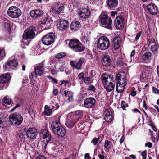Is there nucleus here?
Wrapping results in <instances>:
<instances>
[{"label":"nucleus","instance_id":"32","mask_svg":"<svg viewBox=\"0 0 159 159\" xmlns=\"http://www.w3.org/2000/svg\"><path fill=\"white\" fill-rule=\"evenodd\" d=\"M84 58H80L79 60V61L76 64V69L80 70L81 69L82 65L84 61Z\"/></svg>","mask_w":159,"mask_h":159},{"label":"nucleus","instance_id":"11","mask_svg":"<svg viewBox=\"0 0 159 159\" xmlns=\"http://www.w3.org/2000/svg\"><path fill=\"white\" fill-rule=\"evenodd\" d=\"M56 25L57 28L60 30H63L67 29L69 24L68 21L63 19H61L57 21Z\"/></svg>","mask_w":159,"mask_h":159},{"label":"nucleus","instance_id":"43","mask_svg":"<svg viewBox=\"0 0 159 159\" xmlns=\"http://www.w3.org/2000/svg\"><path fill=\"white\" fill-rule=\"evenodd\" d=\"M99 139V138H94L93 139V140L91 141V143H93V144L94 145H95L98 143Z\"/></svg>","mask_w":159,"mask_h":159},{"label":"nucleus","instance_id":"17","mask_svg":"<svg viewBox=\"0 0 159 159\" xmlns=\"http://www.w3.org/2000/svg\"><path fill=\"white\" fill-rule=\"evenodd\" d=\"M35 75L38 76H41L44 71V66L43 62L39 64L38 66L35 67L34 70Z\"/></svg>","mask_w":159,"mask_h":159},{"label":"nucleus","instance_id":"8","mask_svg":"<svg viewBox=\"0 0 159 159\" xmlns=\"http://www.w3.org/2000/svg\"><path fill=\"white\" fill-rule=\"evenodd\" d=\"M55 35L52 33H50L44 36L42 39V43L45 45L49 46L53 43Z\"/></svg>","mask_w":159,"mask_h":159},{"label":"nucleus","instance_id":"29","mask_svg":"<svg viewBox=\"0 0 159 159\" xmlns=\"http://www.w3.org/2000/svg\"><path fill=\"white\" fill-rule=\"evenodd\" d=\"M121 43V39L117 37L115 38L113 41V46L115 49H118L120 46V43Z\"/></svg>","mask_w":159,"mask_h":159},{"label":"nucleus","instance_id":"12","mask_svg":"<svg viewBox=\"0 0 159 159\" xmlns=\"http://www.w3.org/2000/svg\"><path fill=\"white\" fill-rule=\"evenodd\" d=\"M77 13L83 19L89 17L90 14L89 10L86 8H81L78 10Z\"/></svg>","mask_w":159,"mask_h":159},{"label":"nucleus","instance_id":"39","mask_svg":"<svg viewBox=\"0 0 159 159\" xmlns=\"http://www.w3.org/2000/svg\"><path fill=\"white\" fill-rule=\"evenodd\" d=\"M75 124V123L73 121L67 122L66 124V126L69 128H71L73 127Z\"/></svg>","mask_w":159,"mask_h":159},{"label":"nucleus","instance_id":"14","mask_svg":"<svg viewBox=\"0 0 159 159\" xmlns=\"http://www.w3.org/2000/svg\"><path fill=\"white\" fill-rule=\"evenodd\" d=\"M96 102L95 99L92 97L86 98L84 101V107L87 108H93L95 105Z\"/></svg>","mask_w":159,"mask_h":159},{"label":"nucleus","instance_id":"44","mask_svg":"<svg viewBox=\"0 0 159 159\" xmlns=\"http://www.w3.org/2000/svg\"><path fill=\"white\" fill-rule=\"evenodd\" d=\"M71 66L75 68H76V64L75 65V61H71L70 62Z\"/></svg>","mask_w":159,"mask_h":159},{"label":"nucleus","instance_id":"61","mask_svg":"<svg viewBox=\"0 0 159 159\" xmlns=\"http://www.w3.org/2000/svg\"><path fill=\"white\" fill-rule=\"evenodd\" d=\"M68 99L70 102H72L73 100V96H70L69 97Z\"/></svg>","mask_w":159,"mask_h":159},{"label":"nucleus","instance_id":"4","mask_svg":"<svg viewBox=\"0 0 159 159\" xmlns=\"http://www.w3.org/2000/svg\"><path fill=\"white\" fill-rule=\"evenodd\" d=\"M99 21L103 26L109 29L111 28L112 20L107 14L102 13L99 16Z\"/></svg>","mask_w":159,"mask_h":159},{"label":"nucleus","instance_id":"56","mask_svg":"<svg viewBox=\"0 0 159 159\" xmlns=\"http://www.w3.org/2000/svg\"><path fill=\"white\" fill-rule=\"evenodd\" d=\"M98 156L100 159H105V156L103 155H102L101 154H99L98 155Z\"/></svg>","mask_w":159,"mask_h":159},{"label":"nucleus","instance_id":"45","mask_svg":"<svg viewBox=\"0 0 159 159\" xmlns=\"http://www.w3.org/2000/svg\"><path fill=\"white\" fill-rule=\"evenodd\" d=\"M141 32H139L137 34L135 38V40L137 41V40L139 39L140 37V36L141 35Z\"/></svg>","mask_w":159,"mask_h":159},{"label":"nucleus","instance_id":"64","mask_svg":"<svg viewBox=\"0 0 159 159\" xmlns=\"http://www.w3.org/2000/svg\"><path fill=\"white\" fill-rule=\"evenodd\" d=\"M129 157L133 159H136V157L135 155L132 154L131 155H130L129 156Z\"/></svg>","mask_w":159,"mask_h":159},{"label":"nucleus","instance_id":"42","mask_svg":"<svg viewBox=\"0 0 159 159\" xmlns=\"http://www.w3.org/2000/svg\"><path fill=\"white\" fill-rule=\"evenodd\" d=\"M52 112V110L51 109L46 110L44 111V114L46 116H48L50 115Z\"/></svg>","mask_w":159,"mask_h":159},{"label":"nucleus","instance_id":"7","mask_svg":"<svg viewBox=\"0 0 159 159\" xmlns=\"http://www.w3.org/2000/svg\"><path fill=\"white\" fill-rule=\"evenodd\" d=\"M8 15L13 18H19L21 15V11L17 7L13 6L10 7L7 11Z\"/></svg>","mask_w":159,"mask_h":159},{"label":"nucleus","instance_id":"57","mask_svg":"<svg viewBox=\"0 0 159 159\" xmlns=\"http://www.w3.org/2000/svg\"><path fill=\"white\" fill-rule=\"evenodd\" d=\"M136 91H133L131 92V95L132 96H134L136 95Z\"/></svg>","mask_w":159,"mask_h":159},{"label":"nucleus","instance_id":"3","mask_svg":"<svg viewBox=\"0 0 159 159\" xmlns=\"http://www.w3.org/2000/svg\"><path fill=\"white\" fill-rule=\"evenodd\" d=\"M69 46L72 50L76 52H82L85 49L84 47L77 40H71L69 42Z\"/></svg>","mask_w":159,"mask_h":159},{"label":"nucleus","instance_id":"13","mask_svg":"<svg viewBox=\"0 0 159 159\" xmlns=\"http://www.w3.org/2000/svg\"><path fill=\"white\" fill-rule=\"evenodd\" d=\"M115 80L116 83L126 84V78L124 72H120L116 75Z\"/></svg>","mask_w":159,"mask_h":159},{"label":"nucleus","instance_id":"18","mask_svg":"<svg viewBox=\"0 0 159 159\" xmlns=\"http://www.w3.org/2000/svg\"><path fill=\"white\" fill-rule=\"evenodd\" d=\"M124 24V19L122 17H117L115 19V25L117 29H120L123 28Z\"/></svg>","mask_w":159,"mask_h":159},{"label":"nucleus","instance_id":"31","mask_svg":"<svg viewBox=\"0 0 159 159\" xmlns=\"http://www.w3.org/2000/svg\"><path fill=\"white\" fill-rule=\"evenodd\" d=\"M116 83V91L119 93L123 92L126 84H120L119 83Z\"/></svg>","mask_w":159,"mask_h":159},{"label":"nucleus","instance_id":"19","mask_svg":"<svg viewBox=\"0 0 159 159\" xmlns=\"http://www.w3.org/2000/svg\"><path fill=\"white\" fill-rule=\"evenodd\" d=\"M148 11L151 14L154 15L157 14L158 12V8L154 4L151 3L147 6Z\"/></svg>","mask_w":159,"mask_h":159},{"label":"nucleus","instance_id":"16","mask_svg":"<svg viewBox=\"0 0 159 159\" xmlns=\"http://www.w3.org/2000/svg\"><path fill=\"white\" fill-rule=\"evenodd\" d=\"M142 53H144L142 56V58L143 60L151 59L152 57V53L149 51L147 48L145 47H143L142 48Z\"/></svg>","mask_w":159,"mask_h":159},{"label":"nucleus","instance_id":"53","mask_svg":"<svg viewBox=\"0 0 159 159\" xmlns=\"http://www.w3.org/2000/svg\"><path fill=\"white\" fill-rule=\"evenodd\" d=\"M36 159H46V158L44 156H39L36 157Z\"/></svg>","mask_w":159,"mask_h":159},{"label":"nucleus","instance_id":"60","mask_svg":"<svg viewBox=\"0 0 159 159\" xmlns=\"http://www.w3.org/2000/svg\"><path fill=\"white\" fill-rule=\"evenodd\" d=\"M85 159H89V153H86L85 154Z\"/></svg>","mask_w":159,"mask_h":159},{"label":"nucleus","instance_id":"6","mask_svg":"<svg viewBox=\"0 0 159 159\" xmlns=\"http://www.w3.org/2000/svg\"><path fill=\"white\" fill-rule=\"evenodd\" d=\"M10 122L12 125H19L22 123L23 118L18 113H14L9 116Z\"/></svg>","mask_w":159,"mask_h":159},{"label":"nucleus","instance_id":"26","mask_svg":"<svg viewBox=\"0 0 159 159\" xmlns=\"http://www.w3.org/2000/svg\"><path fill=\"white\" fill-rule=\"evenodd\" d=\"M81 26L80 22L78 21L72 22L71 23L70 28L73 31H75L79 29Z\"/></svg>","mask_w":159,"mask_h":159},{"label":"nucleus","instance_id":"27","mask_svg":"<svg viewBox=\"0 0 159 159\" xmlns=\"http://www.w3.org/2000/svg\"><path fill=\"white\" fill-rule=\"evenodd\" d=\"M101 62L103 65L105 66H108L110 65L111 63V59L109 56H104L101 60Z\"/></svg>","mask_w":159,"mask_h":159},{"label":"nucleus","instance_id":"35","mask_svg":"<svg viewBox=\"0 0 159 159\" xmlns=\"http://www.w3.org/2000/svg\"><path fill=\"white\" fill-rule=\"evenodd\" d=\"M82 41L85 44H88L90 42V39L85 36H83L81 37Z\"/></svg>","mask_w":159,"mask_h":159},{"label":"nucleus","instance_id":"5","mask_svg":"<svg viewBox=\"0 0 159 159\" xmlns=\"http://www.w3.org/2000/svg\"><path fill=\"white\" fill-rule=\"evenodd\" d=\"M97 46L102 50H105L107 49L110 46L109 39L105 36L101 37L98 41Z\"/></svg>","mask_w":159,"mask_h":159},{"label":"nucleus","instance_id":"1","mask_svg":"<svg viewBox=\"0 0 159 159\" xmlns=\"http://www.w3.org/2000/svg\"><path fill=\"white\" fill-rule=\"evenodd\" d=\"M43 139L42 147L44 149L46 148L53 149V147L55 146L52 139V137L49 132L46 129H44L42 130L41 132Z\"/></svg>","mask_w":159,"mask_h":159},{"label":"nucleus","instance_id":"22","mask_svg":"<svg viewBox=\"0 0 159 159\" xmlns=\"http://www.w3.org/2000/svg\"><path fill=\"white\" fill-rule=\"evenodd\" d=\"M63 8L62 4L60 2L56 3L53 7L52 11L55 14H58L61 13Z\"/></svg>","mask_w":159,"mask_h":159},{"label":"nucleus","instance_id":"48","mask_svg":"<svg viewBox=\"0 0 159 159\" xmlns=\"http://www.w3.org/2000/svg\"><path fill=\"white\" fill-rule=\"evenodd\" d=\"M150 123L151 124H150V125L152 128L153 131H156L157 129L154 126V125L153 124H152V122L151 121H150Z\"/></svg>","mask_w":159,"mask_h":159},{"label":"nucleus","instance_id":"23","mask_svg":"<svg viewBox=\"0 0 159 159\" xmlns=\"http://www.w3.org/2000/svg\"><path fill=\"white\" fill-rule=\"evenodd\" d=\"M30 14L31 17L37 18L41 17L43 15V12L40 9H35L32 10Z\"/></svg>","mask_w":159,"mask_h":159},{"label":"nucleus","instance_id":"47","mask_svg":"<svg viewBox=\"0 0 159 159\" xmlns=\"http://www.w3.org/2000/svg\"><path fill=\"white\" fill-rule=\"evenodd\" d=\"M90 78L89 77H86L84 79V81L86 84H88L89 83Z\"/></svg>","mask_w":159,"mask_h":159},{"label":"nucleus","instance_id":"59","mask_svg":"<svg viewBox=\"0 0 159 159\" xmlns=\"http://www.w3.org/2000/svg\"><path fill=\"white\" fill-rule=\"evenodd\" d=\"M64 93L65 96L67 97L68 93H70V92L69 91L64 90Z\"/></svg>","mask_w":159,"mask_h":159},{"label":"nucleus","instance_id":"9","mask_svg":"<svg viewBox=\"0 0 159 159\" xmlns=\"http://www.w3.org/2000/svg\"><path fill=\"white\" fill-rule=\"evenodd\" d=\"M34 30V28L33 27H30L26 29L25 30L23 34V39H28L33 38L35 36Z\"/></svg>","mask_w":159,"mask_h":159},{"label":"nucleus","instance_id":"25","mask_svg":"<svg viewBox=\"0 0 159 159\" xmlns=\"http://www.w3.org/2000/svg\"><path fill=\"white\" fill-rule=\"evenodd\" d=\"M117 0H107V3L108 8L111 10H114L117 6Z\"/></svg>","mask_w":159,"mask_h":159},{"label":"nucleus","instance_id":"34","mask_svg":"<svg viewBox=\"0 0 159 159\" xmlns=\"http://www.w3.org/2000/svg\"><path fill=\"white\" fill-rule=\"evenodd\" d=\"M3 102L4 103L8 105L11 104L12 102V100L9 99L7 96L4 98Z\"/></svg>","mask_w":159,"mask_h":159},{"label":"nucleus","instance_id":"15","mask_svg":"<svg viewBox=\"0 0 159 159\" xmlns=\"http://www.w3.org/2000/svg\"><path fill=\"white\" fill-rule=\"evenodd\" d=\"M18 66V62L16 60H13L7 61L5 64L4 67L7 70L11 69H14Z\"/></svg>","mask_w":159,"mask_h":159},{"label":"nucleus","instance_id":"2","mask_svg":"<svg viewBox=\"0 0 159 159\" xmlns=\"http://www.w3.org/2000/svg\"><path fill=\"white\" fill-rule=\"evenodd\" d=\"M101 79L104 88L108 92H111L114 89L115 82L112 81V77L111 75H107L106 73L102 75Z\"/></svg>","mask_w":159,"mask_h":159},{"label":"nucleus","instance_id":"28","mask_svg":"<svg viewBox=\"0 0 159 159\" xmlns=\"http://www.w3.org/2000/svg\"><path fill=\"white\" fill-rule=\"evenodd\" d=\"M54 133L61 137H62L65 135L66 130L64 128L61 126L58 128V129H57V130H55Z\"/></svg>","mask_w":159,"mask_h":159},{"label":"nucleus","instance_id":"38","mask_svg":"<svg viewBox=\"0 0 159 159\" xmlns=\"http://www.w3.org/2000/svg\"><path fill=\"white\" fill-rule=\"evenodd\" d=\"M5 55V51L3 49H0V60L2 59Z\"/></svg>","mask_w":159,"mask_h":159},{"label":"nucleus","instance_id":"58","mask_svg":"<svg viewBox=\"0 0 159 159\" xmlns=\"http://www.w3.org/2000/svg\"><path fill=\"white\" fill-rule=\"evenodd\" d=\"M58 90L57 89H54L53 91V93L54 94V95L55 96H56L58 93Z\"/></svg>","mask_w":159,"mask_h":159},{"label":"nucleus","instance_id":"63","mask_svg":"<svg viewBox=\"0 0 159 159\" xmlns=\"http://www.w3.org/2000/svg\"><path fill=\"white\" fill-rule=\"evenodd\" d=\"M51 79H52L53 81L56 84H57V79H54V78H53V77H51Z\"/></svg>","mask_w":159,"mask_h":159},{"label":"nucleus","instance_id":"50","mask_svg":"<svg viewBox=\"0 0 159 159\" xmlns=\"http://www.w3.org/2000/svg\"><path fill=\"white\" fill-rule=\"evenodd\" d=\"M152 143L150 142L146 143L145 144L146 147H148L149 148H151L152 147Z\"/></svg>","mask_w":159,"mask_h":159},{"label":"nucleus","instance_id":"20","mask_svg":"<svg viewBox=\"0 0 159 159\" xmlns=\"http://www.w3.org/2000/svg\"><path fill=\"white\" fill-rule=\"evenodd\" d=\"M148 46L150 48L151 51L154 53L157 51L158 44L156 43L154 39H151L149 41Z\"/></svg>","mask_w":159,"mask_h":159},{"label":"nucleus","instance_id":"40","mask_svg":"<svg viewBox=\"0 0 159 159\" xmlns=\"http://www.w3.org/2000/svg\"><path fill=\"white\" fill-rule=\"evenodd\" d=\"M87 89L88 91L94 92L95 90V88L93 85H90L88 86L87 88Z\"/></svg>","mask_w":159,"mask_h":159},{"label":"nucleus","instance_id":"10","mask_svg":"<svg viewBox=\"0 0 159 159\" xmlns=\"http://www.w3.org/2000/svg\"><path fill=\"white\" fill-rule=\"evenodd\" d=\"M11 78L10 75L6 73L0 76V86L2 89H5L7 86V82Z\"/></svg>","mask_w":159,"mask_h":159},{"label":"nucleus","instance_id":"30","mask_svg":"<svg viewBox=\"0 0 159 159\" xmlns=\"http://www.w3.org/2000/svg\"><path fill=\"white\" fill-rule=\"evenodd\" d=\"M62 126L59 122L57 121L53 122L51 124L52 130L54 133L55 130H57V129Z\"/></svg>","mask_w":159,"mask_h":159},{"label":"nucleus","instance_id":"36","mask_svg":"<svg viewBox=\"0 0 159 159\" xmlns=\"http://www.w3.org/2000/svg\"><path fill=\"white\" fill-rule=\"evenodd\" d=\"M112 144L111 142L106 140L105 141L104 144V147L107 149L110 148L112 146Z\"/></svg>","mask_w":159,"mask_h":159},{"label":"nucleus","instance_id":"41","mask_svg":"<svg viewBox=\"0 0 159 159\" xmlns=\"http://www.w3.org/2000/svg\"><path fill=\"white\" fill-rule=\"evenodd\" d=\"M121 107L122 108L123 110H125L126 107H127L128 106V104L125 102V101H121Z\"/></svg>","mask_w":159,"mask_h":159},{"label":"nucleus","instance_id":"52","mask_svg":"<svg viewBox=\"0 0 159 159\" xmlns=\"http://www.w3.org/2000/svg\"><path fill=\"white\" fill-rule=\"evenodd\" d=\"M84 74L83 72H81L79 74L78 78L80 79L84 77Z\"/></svg>","mask_w":159,"mask_h":159},{"label":"nucleus","instance_id":"24","mask_svg":"<svg viewBox=\"0 0 159 159\" xmlns=\"http://www.w3.org/2000/svg\"><path fill=\"white\" fill-rule=\"evenodd\" d=\"M104 119L108 123L110 122L113 120L112 113L110 110H106L104 112Z\"/></svg>","mask_w":159,"mask_h":159},{"label":"nucleus","instance_id":"62","mask_svg":"<svg viewBox=\"0 0 159 159\" xmlns=\"http://www.w3.org/2000/svg\"><path fill=\"white\" fill-rule=\"evenodd\" d=\"M135 51L134 50H133L131 52V54H130V56L131 57H132L133 56H134V54H135Z\"/></svg>","mask_w":159,"mask_h":159},{"label":"nucleus","instance_id":"55","mask_svg":"<svg viewBox=\"0 0 159 159\" xmlns=\"http://www.w3.org/2000/svg\"><path fill=\"white\" fill-rule=\"evenodd\" d=\"M146 151H143L141 153V156L143 157H146Z\"/></svg>","mask_w":159,"mask_h":159},{"label":"nucleus","instance_id":"46","mask_svg":"<svg viewBox=\"0 0 159 159\" xmlns=\"http://www.w3.org/2000/svg\"><path fill=\"white\" fill-rule=\"evenodd\" d=\"M152 90L154 93L159 94V90L155 87H152Z\"/></svg>","mask_w":159,"mask_h":159},{"label":"nucleus","instance_id":"51","mask_svg":"<svg viewBox=\"0 0 159 159\" xmlns=\"http://www.w3.org/2000/svg\"><path fill=\"white\" fill-rule=\"evenodd\" d=\"M65 70V68L63 66H61L59 68V70L60 71H64Z\"/></svg>","mask_w":159,"mask_h":159},{"label":"nucleus","instance_id":"33","mask_svg":"<svg viewBox=\"0 0 159 159\" xmlns=\"http://www.w3.org/2000/svg\"><path fill=\"white\" fill-rule=\"evenodd\" d=\"M51 21H50L49 19L47 17L44 18L41 22V24L43 25H46L47 26H49L50 25V22Z\"/></svg>","mask_w":159,"mask_h":159},{"label":"nucleus","instance_id":"49","mask_svg":"<svg viewBox=\"0 0 159 159\" xmlns=\"http://www.w3.org/2000/svg\"><path fill=\"white\" fill-rule=\"evenodd\" d=\"M50 72L52 75H54L57 74V71L56 70L54 69H51Z\"/></svg>","mask_w":159,"mask_h":159},{"label":"nucleus","instance_id":"37","mask_svg":"<svg viewBox=\"0 0 159 159\" xmlns=\"http://www.w3.org/2000/svg\"><path fill=\"white\" fill-rule=\"evenodd\" d=\"M66 53L65 52H62L57 54L56 55V57L57 58L61 59L66 56Z\"/></svg>","mask_w":159,"mask_h":159},{"label":"nucleus","instance_id":"21","mask_svg":"<svg viewBox=\"0 0 159 159\" xmlns=\"http://www.w3.org/2000/svg\"><path fill=\"white\" fill-rule=\"evenodd\" d=\"M37 135L36 130L34 128H29L26 131V136L28 138L34 139Z\"/></svg>","mask_w":159,"mask_h":159},{"label":"nucleus","instance_id":"54","mask_svg":"<svg viewBox=\"0 0 159 159\" xmlns=\"http://www.w3.org/2000/svg\"><path fill=\"white\" fill-rule=\"evenodd\" d=\"M117 64L119 66H121L123 65V63L121 61H119L117 62Z\"/></svg>","mask_w":159,"mask_h":159}]
</instances>
